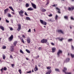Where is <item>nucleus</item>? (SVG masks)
Masks as SVG:
<instances>
[{"label": "nucleus", "instance_id": "48", "mask_svg": "<svg viewBox=\"0 0 74 74\" xmlns=\"http://www.w3.org/2000/svg\"><path fill=\"white\" fill-rule=\"evenodd\" d=\"M6 48V47H5V46H3V49H5Z\"/></svg>", "mask_w": 74, "mask_h": 74}, {"label": "nucleus", "instance_id": "43", "mask_svg": "<svg viewBox=\"0 0 74 74\" xmlns=\"http://www.w3.org/2000/svg\"><path fill=\"white\" fill-rule=\"evenodd\" d=\"M48 16L49 17H51L52 16V14H51L50 15H48Z\"/></svg>", "mask_w": 74, "mask_h": 74}, {"label": "nucleus", "instance_id": "15", "mask_svg": "<svg viewBox=\"0 0 74 74\" xmlns=\"http://www.w3.org/2000/svg\"><path fill=\"white\" fill-rule=\"evenodd\" d=\"M64 18L65 19H66V20H68V19H69L68 16H64Z\"/></svg>", "mask_w": 74, "mask_h": 74}, {"label": "nucleus", "instance_id": "62", "mask_svg": "<svg viewBox=\"0 0 74 74\" xmlns=\"http://www.w3.org/2000/svg\"><path fill=\"white\" fill-rule=\"evenodd\" d=\"M34 32H36V29H34Z\"/></svg>", "mask_w": 74, "mask_h": 74}, {"label": "nucleus", "instance_id": "21", "mask_svg": "<svg viewBox=\"0 0 74 74\" xmlns=\"http://www.w3.org/2000/svg\"><path fill=\"white\" fill-rule=\"evenodd\" d=\"M60 54H62V53H57V57H58V58H59V57L60 56Z\"/></svg>", "mask_w": 74, "mask_h": 74}, {"label": "nucleus", "instance_id": "41", "mask_svg": "<svg viewBox=\"0 0 74 74\" xmlns=\"http://www.w3.org/2000/svg\"><path fill=\"white\" fill-rule=\"evenodd\" d=\"M38 49L39 51H40L42 49L41 47H39Z\"/></svg>", "mask_w": 74, "mask_h": 74}, {"label": "nucleus", "instance_id": "13", "mask_svg": "<svg viewBox=\"0 0 74 74\" xmlns=\"http://www.w3.org/2000/svg\"><path fill=\"white\" fill-rule=\"evenodd\" d=\"M4 11L5 14H7V12L8 11V9L7 8V9L5 10Z\"/></svg>", "mask_w": 74, "mask_h": 74}, {"label": "nucleus", "instance_id": "34", "mask_svg": "<svg viewBox=\"0 0 74 74\" xmlns=\"http://www.w3.org/2000/svg\"><path fill=\"white\" fill-rule=\"evenodd\" d=\"M14 51V48H13V47L11 49V52H13V51Z\"/></svg>", "mask_w": 74, "mask_h": 74}, {"label": "nucleus", "instance_id": "12", "mask_svg": "<svg viewBox=\"0 0 74 74\" xmlns=\"http://www.w3.org/2000/svg\"><path fill=\"white\" fill-rule=\"evenodd\" d=\"M70 61V58H67L66 59V60L64 62H69Z\"/></svg>", "mask_w": 74, "mask_h": 74}, {"label": "nucleus", "instance_id": "26", "mask_svg": "<svg viewBox=\"0 0 74 74\" xmlns=\"http://www.w3.org/2000/svg\"><path fill=\"white\" fill-rule=\"evenodd\" d=\"M58 53H62V51L60 50H59L58 51Z\"/></svg>", "mask_w": 74, "mask_h": 74}, {"label": "nucleus", "instance_id": "63", "mask_svg": "<svg viewBox=\"0 0 74 74\" xmlns=\"http://www.w3.org/2000/svg\"><path fill=\"white\" fill-rule=\"evenodd\" d=\"M26 60H29V58H26Z\"/></svg>", "mask_w": 74, "mask_h": 74}, {"label": "nucleus", "instance_id": "47", "mask_svg": "<svg viewBox=\"0 0 74 74\" xmlns=\"http://www.w3.org/2000/svg\"><path fill=\"white\" fill-rule=\"evenodd\" d=\"M28 32H31V29H29V30L28 31Z\"/></svg>", "mask_w": 74, "mask_h": 74}, {"label": "nucleus", "instance_id": "31", "mask_svg": "<svg viewBox=\"0 0 74 74\" xmlns=\"http://www.w3.org/2000/svg\"><path fill=\"white\" fill-rule=\"evenodd\" d=\"M18 72L20 74H22V71L21 69H19L18 70Z\"/></svg>", "mask_w": 74, "mask_h": 74}, {"label": "nucleus", "instance_id": "23", "mask_svg": "<svg viewBox=\"0 0 74 74\" xmlns=\"http://www.w3.org/2000/svg\"><path fill=\"white\" fill-rule=\"evenodd\" d=\"M13 44L14 46H16V44H17V41H15L13 43Z\"/></svg>", "mask_w": 74, "mask_h": 74}, {"label": "nucleus", "instance_id": "35", "mask_svg": "<svg viewBox=\"0 0 74 74\" xmlns=\"http://www.w3.org/2000/svg\"><path fill=\"white\" fill-rule=\"evenodd\" d=\"M71 49L72 50H74V47L73 45H71Z\"/></svg>", "mask_w": 74, "mask_h": 74}, {"label": "nucleus", "instance_id": "16", "mask_svg": "<svg viewBox=\"0 0 74 74\" xmlns=\"http://www.w3.org/2000/svg\"><path fill=\"white\" fill-rule=\"evenodd\" d=\"M9 8L11 10H12V11H13V12H14V10L13 9V8H12V7L11 6H10L9 7Z\"/></svg>", "mask_w": 74, "mask_h": 74}, {"label": "nucleus", "instance_id": "42", "mask_svg": "<svg viewBox=\"0 0 74 74\" xmlns=\"http://www.w3.org/2000/svg\"><path fill=\"white\" fill-rule=\"evenodd\" d=\"M51 44L53 46L55 45V44H54L53 42H51Z\"/></svg>", "mask_w": 74, "mask_h": 74}, {"label": "nucleus", "instance_id": "19", "mask_svg": "<svg viewBox=\"0 0 74 74\" xmlns=\"http://www.w3.org/2000/svg\"><path fill=\"white\" fill-rule=\"evenodd\" d=\"M46 11H47L46 9H42L41 10V11L42 12H45Z\"/></svg>", "mask_w": 74, "mask_h": 74}, {"label": "nucleus", "instance_id": "45", "mask_svg": "<svg viewBox=\"0 0 74 74\" xmlns=\"http://www.w3.org/2000/svg\"><path fill=\"white\" fill-rule=\"evenodd\" d=\"M71 19H72V20H74V18L73 17H71Z\"/></svg>", "mask_w": 74, "mask_h": 74}, {"label": "nucleus", "instance_id": "3", "mask_svg": "<svg viewBox=\"0 0 74 74\" xmlns=\"http://www.w3.org/2000/svg\"><path fill=\"white\" fill-rule=\"evenodd\" d=\"M18 13L19 14V15L21 16H23V14H23V11L22 10H21L18 12Z\"/></svg>", "mask_w": 74, "mask_h": 74}, {"label": "nucleus", "instance_id": "40", "mask_svg": "<svg viewBox=\"0 0 74 74\" xmlns=\"http://www.w3.org/2000/svg\"><path fill=\"white\" fill-rule=\"evenodd\" d=\"M3 70H7V68H6V67H4V68H3Z\"/></svg>", "mask_w": 74, "mask_h": 74}, {"label": "nucleus", "instance_id": "57", "mask_svg": "<svg viewBox=\"0 0 74 74\" xmlns=\"http://www.w3.org/2000/svg\"><path fill=\"white\" fill-rule=\"evenodd\" d=\"M52 7H55L56 6V5H52Z\"/></svg>", "mask_w": 74, "mask_h": 74}, {"label": "nucleus", "instance_id": "60", "mask_svg": "<svg viewBox=\"0 0 74 74\" xmlns=\"http://www.w3.org/2000/svg\"><path fill=\"white\" fill-rule=\"evenodd\" d=\"M19 2H22V0H19Z\"/></svg>", "mask_w": 74, "mask_h": 74}, {"label": "nucleus", "instance_id": "27", "mask_svg": "<svg viewBox=\"0 0 74 74\" xmlns=\"http://www.w3.org/2000/svg\"><path fill=\"white\" fill-rule=\"evenodd\" d=\"M3 59H5V56L4 54H3Z\"/></svg>", "mask_w": 74, "mask_h": 74}, {"label": "nucleus", "instance_id": "6", "mask_svg": "<svg viewBox=\"0 0 74 74\" xmlns=\"http://www.w3.org/2000/svg\"><path fill=\"white\" fill-rule=\"evenodd\" d=\"M13 35H12L10 37V38H8V40L9 41H11L12 40V39H13Z\"/></svg>", "mask_w": 74, "mask_h": 74}, {"label": "nucleus", "instance_id": "22", "mask_svg": "<svg viewBox=\"0 0 74 74\" xmlns=\"http://www.w3.org/2000/svg\"><path fill=\"white\" fill-rule=\"evenodd\" d=\"M73 39H69L68 40V42H72V41H73Z\"/></svg>", "mask_w": 74, "mask_h": 74}, {"label": "nucleus", "instance_id": "2", "mask_svg": "<svg viewBox=\"0 0 74 74\" xmlns=\"http://www.w3.org/2000/svg\"><path fill=\"white\" fill-rule=\"evenodd\" d=\"M40 21L41 24L44 25H47V22L43 21L42 20L40 19Z\"/></svg>", "mask_w": 74, "mask_h": 74}, {"label": "nucleus", "instance_id": "10", "mask_svg": "<svg viewBox=\"0 0 74 74\" xmlns=\"http://www.w3.org/2000/svg\"><path fill=\"white\" fill-rule=\"evenodd\" d=\"M52 50V52L53 53L55 52V50H56V48L55 47H52L51 49Z\"/></svg>", "mask_w": 74, "mask_h": 74}, {"label": "nucleus", "instance_id": "29", "mask_svg": "<svg viewBox=\"0 0 74 74\" xmlns=\"http://www.w3.org/2000/svg\"><path fill=\"white\" fill-rule=\"evenodd\" d=\"M56 71L57 72H60V70H59V69H56Z\"/></svg>", "mask_w": 74, "mask_h": 74}, {"label": "nucleus", "instance_id": "53", "mask_svg": "<svg viewBox=\"0 0 74 74\" xmlns=\"http://www.w3.org/2000/svg\"><path fill=\"white\" fill-rule=\"evenodd\" d=\"M66 74H71V72L67 73Z\"/></svg>", "mask_w": 74, "mask_h": 74}, {"label": "nucleus", "instance_id": "24", "mask_svg": "<svg viewBox=\"0 0 74 74\" xmlns=\"http://www.w3.org/2000/svg\"><path fill=\"white\" fill-rule=\"evenodd\" d=\"M25 51H26V52H27V53H30V50L28 49H26L25 50Z\"/></svg>", "mask_w": 74, "mask_h": 74}, {"label": "nucleus", "instance_id": "11", "mask_svg": "<svg viewBox=\"0 0 74 74\" xmlns=\"http://www.w3.org/2000/svg\"><path fill=\"white\" fill-rule=\"evenodd\" d=\"M27 41L28 43H30V38L28 37L27 38Z\"/></svg>", "mask_w": 74, "mask_h": 74}, {"label": "nucleus", "instance_id": "51", "mask_svg": "<svg viewBox=\"0 0 74 74\" xmlns=\"http://www.w3.org/2000/svg\"><path fill=\"white\" fill-rule=\"evenodd\" d=\"M3 68L1 69V71L2 72H3Z\"/></svg>", "mask_w": 74, "mask_h": 74}, {"label": "nucleus", "instance_id": "39", "mask_svg": "<svg viewBox=\"0 0 74 74\" xmlns=\"http://www.w3.org/2000/svg\"><path fill=\"white\" fill-rule=\"evenodd\" d=\"M25 15H26V16H27V13H26V12H25Z\"/></svg>", "mask_w": 74, "mask_h": 74}, {"label": "nucleus", "instance_id": "64", "mask_svg": "<svg viewBox=\"0 0 74 74\" xmlns=\"http://www.w3.org/2000/svg\"><path fill=\"white\" fill-rule=\"evenodd\" d=\"M37 57H38V58H39V57H40V56L38 55L37 56Z\"/></svg>", "mask_w": 74, "mask_h": 74}, {"label": "nucleus", "instance_id": "8", "mask_svg": "<svg viewBox=\"0 0 74 74\" xmlns=\"http://www.w3.org/2000/svg\"><path fill=\"white\" fill-rule=\"evenodd\" d=\"M74 7L72 6L71 8L69 7L68 8V10H69V11H71V10L72 11H73V10H74Z\"/></svg>", "mask_w": 74, "mask_h": 74}, {"label": "nucleus", "instance_id": "54", "mask_svg": "<svg viewBox=\"0 0 74 74\" xmlns=\"http://www.w3.org/2000/svg\"><path fill=\"white\" fill-rule=\"evenodd\" d=\"M35 69L36 70H38V68L37 67H35Z\"/></svg>", "mask_w": 74, "mask_h": 74}, {"label": "nucleus", "instance_id": "30", "mask_svg": "<svg viewBox=\"0 0 74 74\" xmlns=\"http://www.w3.org/2000/svg\"><path fill=\"white\" fill-rule=\"evenodd\" d=\"M26 7H28L29 6V4L28 3H26L25 5Z\"/></svg>", "mask_w": 74, "mask_h": 74}, {"label": "nucleus", "instance_id": "33", "mask_svg": "<svg viewBox=\"0 0 74 74\" xmlns=\"http://www.w3.org/2000/svg\"><path fill=\"white\" fill-rule=\"evenodd\" d=\"M20 52L21 53H23V54L24 53L23 52V51H22V50L20 49Z\"/></svg>", "mask_w": 74, "mask_h": 74}, {"label": "nucleus", "instance_id": "61", "mask_svg": "<svg viewBox=\"0 0 74 74\" xmlns=\"http://www.w3.org/2000/svg\"><path fill=\"white\" fill-rule=\"evenodd\" d=\"M22 37H24L25 38V35H23L22 36Z\"/></svg>", "mask_w": 74, "mask_h": 74}, {"label": "nucleus", "instance_id": "14", "mask_svg": "<svg viewBox=\"0 0 74 74\" xmlns=\"http://www.w3.org/2000/svg\"><path fill=\"white\" fill-rule=\"evenodd\" d=\"M0 28L3 31L4 30V27H3L2 25H0Z\"/></svg>", "mask_w": 74, "mask_h": 74}, {"label": "nucleus", "instance_id": "44", "mask_svg": "<svg viewBox=\"0 0 74 74\" xmlns=\"http://www.w3.org/2000/svg\"><path fill=\"white\" fill-rule=\"evenodd\" d=\"M6 22L7 23H9V21H8L7 19L6 20Z\"/></svg>", "mask_w": 74, "mask_h": 74}, {"label": "nucleus", "instance_id": "56", "mask_svg": "<svg viewBox=\"0 0 74 74\" xmlns=\"http://www.w3.org/2000/svg\"><path fill=\"white\" fill-rule=\"evenodd\" d=\"M49 21V22H51V19H49V20H48Z\"/></svg>", "mask_w": 74, "mask_h": 74}, {"label": "nucleus", "instance_id": "5", "mask_svg": "<svg viewBox=\"0 0 74 74\" xmlns=\"http://www.w3.org/2000/svg\"><path fill=\"white\" fill-rule=\"evenodd\" d=\"M21 25L20 24H19L18 25V28L17 29L18 31L19 32L21 30Z\"/></svg>", "mask_w": 74, "mask_h": 74}, {"label": "nucleus", "instance_id": "52", "mask_svg": "<svg viewBox=\"0 0 74 74\" xmlns=\"http://www.w3.org/2000/svg\"><path fill=\"white\" fill-rule=\"evenodd\" d=\"M11 66H12V67H13L14 66V64H12Z\"/></svg>", "mask_w": 74, "mask_h": 74}, {"label": "nucleus", "instance_id": "58", "mask_svg": "<svg viewBox=\"0 0 74 74\" xmlns=\"http://www.w3.org/2000/svg\"><path fill=\"white\" fill-rule=\"evenodd\" d=\"M38 66L39 67H41V65H40V64H38Z\"/></svg>", "mask_w": 74, "mask_h": 74}, {"label": "nucleus", "instance_id": "20", "mask_svg": "<svg viewBox=\"0 0 74 74\" xmlns=\"http://www.w3.org/2000/svg\"><path fill=\"white\" fill-rule=\"evenodd\" d=\"M27 10L28 11H32V10H33V9L32 8H28Z\"/></svg>", "mask_w": 74, "mask_h": 74}, {"label": "nucleus", "instance_id": "18", "mask_svg": "<svg viewBox=\"0 0 74 74\" xmlns=\"http://www.w3.org/2000/svg\"><path fill=\"white\" fill-rule=\"evenodd\" d=\"M67 70V68L64 67V69L63 70V71L65 73V72H66V71Z\"/></svg>", "mask_w": 74, "mask_h": 74}, {"label": "nucleus", "instance_id": "28", "mask_svg": "<svg viewBox=\"0 0 74 74\" xmlns=\"http://www.w3.org/2000/svg\"><path fill=\"white\" fill-rule=\"evenodd\" d=\"M60 38H59V40L60 41H62L63 40V38H61V39H59Z\"/></svg>", "mask_w": 74, "mask_h": 74}, {"label": "nucleus", "instance_id": "59", "mask_svg": "<svg viewBox=\"0 0 74 74\" xmlns=\"http://www.w3.org/2000/svg\"><path fill=\"white\" fill-rule=\"evenodd\" d=\"M20 39H21V40H22V39H23V38L21 37V38H20Z\"/></svg>", "mask_w": 74, "mask_h": 74}, {"label": "nucleus", "instance_id": "36", "mask_svg": "<svg viewBox=\"0 0 74 74\" xmlns=\"http://www.w3.org/2000/svg\"><path fill=\"white\" fill-rule=\"evenodd\" d=\"M8 17H11V14H10V13L8 14Z\"/></svg>", "mask_w": 74, "mask_h": 74}, {"label": "nucleus", "instance_id": "46", "mask_svg": "<svg viewBox=\"0 0 74 74\" xmlns=\"http://www.w3.org/2000/svg\"><path fill=\"white\" fill-rule=\"evenodd\" d=\"M32 73V71H30L27 72V73Z\"/></svg>", "mask_w": 74, "mask_h": 74}, {"label": "nucleus", "instance_id": "7", "mask_svg": "<svg viewBox=\"0 0 74 74\" xmlns=\"http://www.w3.org/2000/svg\"><path fill=\"white\" fill-rule=\"evenodd\" d=\"M47 42V40L43 39L41 40L42 43H46Z\"/></svg>", "mask_w": 74, "mask_h": 74}, {"label": "nucleus", "instance_id": "32", "mask_svg": "<svg viewBox=\"0 0 74 74\" xmlns=\"http://www.w3.org/2000/svg\"><path fill=\"white\" fill-rule=\"evenodd\" d=\"M9 28H10V30L12 31V30H13V29L12 27H9Z\"/></svg>", "mask_w": 74, "mask_h": 74}, {"label": "nucleus", "instance_id": "17", "mask_svg": "<svg viewBox=\"0 0 74 74\" xmlns=\"http://www.w3.org/2000/svg\"><path fill=\"white\" fill-rule=\"evenodd\" d=\"M58 32H60V33H62V34H63L64 33L63 32L62 30H58Z\"/></svg>", "mask_w": 74, "mask_h": 74}, {"label": "nucleus", "instance_id": "4", "mask_svg": "<svg viewBox=\"0 0 74 74\" xmlns=\"http://www.w3.org/2000/svg\"><path fill=\"white\" fill-rule=\"evenodd\" d=\"M56 11H57V12L59 13V14H61V12H60V8H59L58 7H57L56 8Z\"/></svg>", "mask_w": 74, "mask_h": 74}, {"label": "nucleus", "instance_id": "1", "mask_svg": "<svg viewBox=\"0 0 74 74\" xmlns=\"http://www.w3.org/2000/svg\"><path fill=\"white\" fill-rule=\"evenodd\" d=\"M47 69L49 70L46 73V74H50L51 73V70L50 69H51V67L50 66H48L47 67Z\"/></svg>", "mask_w": 74, "mask_h": 74}, {"label": "nucleus", "instance_id": "25", "mask_svg": "<svg viewBox=\"0 0 74 74\" xmlns=\"http://www.w3.org/2000/svg\"><path fill=\"white\" fill-rule=\"evenodd\" d=\"M26 20H28V21H30V18L28 17H26Z\"/></svg>", "mask_w": 74, "mask_h": 74}, {"label": "nucleus", "instance_id": "9", "mask_svg": "<svg viewBox=\"0 0 74 74\" xmlns=\"http://www.w3.org/2000/svg\"><path fill=\"white\" fill-rule=\"evenodd\" d=\"M31 4L33 8L35 9H36V5L32 3H31Z\"/></svg>", "mask_w": 74, "mask_h": 74}, {"label": "nucleus", "instance_id": "49", "mask_svg": "<svg viewBox=\"0 0 74 74\" xmlns=\"http://www.w3.org/2000/svg\"><path fill=\"white\" fill-rule=\"evenodd\" d=\"M21 40L22 41V42H23V43H25V42H24V40H23V39H22Z\"/></svg>", "mask_w": 74, "mask_h": 74}, {"label": "nucleus", "instance_id": "37", "mask_svg": "<svg viewBox=\"0 0 74 74\" xmlns=\"http://www.w3.org/2000/svg\"><path fill=\"white\" fill-rule=\"evenodd\" d=\"M71 55L72 58H74V54H71Z\"/></svg>", "mask_w": 74, "mask_h": 74}, {"label": "nucleus", "instance_id": "50", "mask_svg": "<svg viewBox=\"0 0 74 74\" xmlns=\"http://www.w3.org/2000/svg\"><path fill=\"white\" fill-rule=\"evenodd\" d=\"M58 16L56 15V19H57V18H58Z\"/></svg>", "mask_w": 74, "mask_h": 74}, {"label": "nucleus", "instance_id": "38", "mask_svg": "<svg viewBox=\"0 0 74 74\" xmlns=\"http://www.w3.org/2000/svg\"><path fill=\"white\" fill-rule=\"evenodd\" d=\"M10 59H13V57H12V56L11 55H10Z\"/></svg>", "mask_w": 74, "mask_h": 74}, {"label": "nucleus", "instance_id": "55", "mask_svg": "<svg viewBox=\"0 0 74 74\" xmlns=\"http://www.w3.org/2000/svg\"><path fill=\"white\" fill-rule=\"evenodd\" d=\"M34 58L35 59H37V58H38L37 57V56L35 57Z\"/></svg>", "mask_w": 74, "mask_h": 74}]
</instances>
